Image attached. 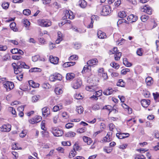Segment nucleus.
Masks as SVG:
<instances>
[{
    "label": "nucleus",
    "instance_id": "obj_1",
    "mask_svg": "<svg viewBox=\"0 0 159 159\" xmlns=\"http://www.w3.org/2000/svg\"><path fill=\"white\" fill-rule=\"evenodd\" d=\"M12 66L14 69V73L16 74L21 72L22 70V68L27 69L30 68L29 66L24 62L19 61L17 62V64L15 63H13L12 64Z\"/></svg>",
    "mask_w": 159,
    "mask_h": 159
},
{
    "label": "nucleus",
    "instance_id": "obj_2",
    "mask_svg": "<svg viewBox=\"0 0 159 159\" xmlns=\"http://www.w3.org/2000/svg\"><path fill=\"white\" fill-rule=\"evenodd\" d=\"M51 131L54 136L57 137L61 136L63 134V132L61 129H59L56 127H52L51 128Z\"/></svg>",
    "mask_w": 159,
    "mask_h": 159
},
{
    "label": "nucleus",
    "instance_id": "obj_3",
    "mask_svg": "<svg viewBox=\"0 0 159 159\" xmlns=\"http://www.w3.org/2000/svg\"><path fill=\"white\" fill-rule=\"evenodd\" d=\"M38 24L40 26L49 27L51 25V22L47 19H40L38 20Z\"/></svg>",
    "mask_w": 159,
    "mask_h": 159
},
{
    "label": "nucleus",
    "instance_id": "obj_4",
    "mask_svg": "<svg viewBox=\"0 0 159 159\" xmlns=\"http://www.w3.org/2000/svg\"><path fill=\"white\" fill-rule=\"evenodd\" d=\"M82 73L84 74V73H87L88 76L89 77L92 75L91 73V67L87 65H85L82 71Z\"/></svg>",
    "mask_w": 159,
    "mask_h": 159
},
{
    "label": "nucleus",
    "instance_id": "obj_5",
    "mask_svg": "<svg viewBox=\"0 0 159 159\" xmlns=\"http://www.w3.org/2000/svg\"><path fill=\"white\" fill-rule=\"evenodd\" d=\"M63 18L64 19H69L72 20L74 18V16L71 11L70 10H66L65 12V15Z\"/></svg>",
    "mask_w": 159,
    "mask_h": 159
},
{
    "label": "nucleus",
    "instance_id": "obj_6",
    "mask_svg": "<svg viewBox=\"0 0 159 159\" xmlns=\"http://www.w3.org/2000/svg\"><path fill=\"white\" fill-rule=\"evenodd\" d=\"M82 84V82L80 79H77L76 80L73 82L72 84V87L75 89L80 88Z\"/></svg>",
    "mask_w": 159,
    "mask_h": 159
},
{
    "label": "nucleus",
    "instance_id": "obj_7",
    "mask_svg": "<svg viewBox=\"0 0 159 159\" xmlns=\"http://www.w3.org/2000/svg\"><path fill=\"white\" fill-rule=\"evenodd\" d=\"M110 12V7L109 6H104L102 7L101 14L102 15L106 16L109 14Z\"/></svg>",
    "mask_w": 159,
    "mask_h": 159
},
{
    "label": "nucleus",
    "instance_id": "obj_8",
    "mask_svg": "<svg viewBox=\"0 0 159 159\" xmlns=\"http://www.w3.org/2000/svg\"><path fill=\"white\" fill-rule=\"evenodd\" d=\"M11 126L9 124L3 125L0 127V131L1 132H9L11 130Z\"/></svg>",
    "mask_w": 159,
    "mask_h": 159
},
{
    "label": "nucleus",
    "instance_id": "obj_9",
    "mask_svg": "<svg viewBox=\"0 0 159 159\" xmlns=\"http://www.w3.org/2000/svg\"><path fill=\"white\" fill-rule=\"evenodd\" d=\"M4 86L7 90L12 89L14 87V84L13 82L9 81H6L4 83Z\"/></svg>",
    "mask_w": 159,
    "mask_h": 159
},
{
    "label": "nucleus",
    "instance_id": "obj_10",
    "mask_svg": "<svg viewBox=\"0 0 159 159\" xmlns=\"http://www.w3.org/2000/svg\"><path fill=\"white\" fill-rule=\"evenodd\" d=\"M98 62V61L97 59L95 58L91 59L88 61L87 62V64L91 67H94L95 65H97Z\"/></svg>",
    "mask_w": 159,
    "mask_h": 159
},
{
    "label": "nucleus",
    "instance_id": "obj_11",
    "mask_svg": "<svg viewBox=\"0 0 159 159\" xmlns=\"http://www.w3.org/2000/svg\"><path fill=\"white\" fill-rule=\"evenodd\" d=\"M42 119V117L40 116H35L34 118L29 120V122L32 124H34L40 122Z\"/></svg>",
    "mask_w": 159,
    "mask_h": 159
},
{
    "label": "nucleus",
    "instance_id": "obj_12",
    "mask_svg": "<svg viewBox=\"0 0 159 159\" xmlns=\"http://www.w3.org/2000/svg\"><path fill=\"white\" fill-rule=\"evenodd\" d=\"M43 116L45 117H47L50 114L49 108L47 107H45L42 109Z\"/></svg>",
    "mask_w": 159,
    "mask_h": 159
},
{
    "label": "nucleus",
    "instance_id": "obj_13",
    "mask_svg": "<svg viewBox=\"0 0 159 159\" xmlns=\"http://www.w3.org/2000/svg\"><path fill=\"white\" fill-rule=\"evenodd\" d=\"M127 20L131 22H135L138 19V17L133 14L129 15L127 18Z\"/></svg>",
    "mask_w": 159,
    "mask_h": 159
},
{
    "label": "nucleus",
    "instance_id": "obj_14",
    "mask_svg": "<svg viewBox=\"0 0 159 159\" xmlns=\"http://www.w3.org/2000/svg\"><path fill=\"white\" fill-rule=\"evenodd\" d=\"M59 58L57 57H53L52 56H50L49 57L50 62L54 64H57L59 61Z\"/></svg>",
    "mask_w": 159,
    "mask_h": 159
},
{
    "label": "nucleus",
    "instance_id": "obj_15",
    "mask_svg": "<svg viewBox=\"0 0 159 159\" xmlns=\"http://www.w3.org/2000/svg\"><path fill=\"white\" fill-rule=\"evenodd\" d=\"M97 35L98 38L99 39H105L107 38V36L106 35V34L101 30L98 31Z\"/></svg>",
    "mask_w": 159,
    "mask_h": 159
},
{
    "label": "nucleus",
    "instance_id": "obj_16",
    "mask_svg": "<svg viewBox=\"0 0 159 159\" xmlns=\"http://www.w3.org/2000/svg\"><path fill=\"white\" fill-rule=\"evenodd\" d=\"M75 77V75L72 73H67L66 76V78L67 80H73Z\"/></svg>",
    "mask_w": 159,
    "mask_h": 159
},
{
    "label": "nucleus",
    "instance_id": "obj_17",
    "mask_svg": "<svg viewBox=\"0 0 159 159\" xmlns=\"http://www.w3.org/2000/svg\"><path fill=\"white\" fill-rule=\"evenodd\" d=\"M141 104L143 107H146L150 104V101L149 100L146 99H143L141 101Z\"/></svg>",
    "mask_w": 159,
    "mask_h": 159
},
{
    "label": "nucleus",
    "instance_id": "obj_18",
    "mask_svg": "<svg viewBox=\"0 0 159 159\" xmlns=\"http://www.w3.org/2000/svg\"><path fill=\"white\" fill-rule=\"evenodd\" d=\"M57 34V38L56 41V43L57 44H59L63 39L62 34L60 31L58 32Z\"/></svg>",
    "mask_w": 159,
    "mask_h": 159
},
{
    "label": "nucleus",
    "instance_id": "obj_19",
    "mask_svg": "<svg viewBox=\"0 0 159 159\" xmlns=\"http://www.w3.org/2000/svg\"><path fill=\"white\" fill-rule=\"evenodd\" d=\"M113 92L114 91L112 89L108 88L105 90L103 93L104 95L108 96L112 94Z\"/></svg>",
    "mask_w": 159,
    "mask_h": 159
},
{
    "label": "nucleus",
    "instance_id": "obj_20",
    "mask_svg": "<svg viewBox=\"0 0 159 159\" xmlns=\"http://www.w3.org/2000/svg\"><path fill=\"white\" fill-rule=\"evenodd\" d=\"M83 139L84 141L87 143L88 145L92 143L91 139L86 136H83Z\"/></svg>",
    "mask_w": 159,
    "mask_h": 159
},
{
    "label": "nucleus",
    "instance_id": "obj_21",
    "mask_svg": "<svg viewBox=\"0 0 159 159\" xmlns=\"http://www.w3.org/2000/svg\"><path fill=\"white\" fill-rule=\"evenodd\" d=\"M63 108L62 105L61 104H59L55 106L53 108V111L57 112V111L62 109Z\"/></svg>",
    "mask_w": 159,
    "mask_h": 159
},
{
    "label": "nucleus",
    "instance_id": "obj_22",
    "mask_svg": "<svg viewBox=\"0 0 159 159\" xmlns=\"http://www.w3.org/2000/svg\"><path fill=\"white\" fill-rule=\"evenodd\" d=\"M85 89L87 91L92 92L96 90V87L93 85L86 86Z\"/></svg>",
    "mask_w": 159,
    "mask_h": 159
},
{
    "label": "nucleus",
    "instance_id": "obj_23",
    "mask_svg": "<svg viewBox=\"0 0 159 159\" xmlns=\"http://www.w3.org/2000/svg\"><path fill=\"white\" fill-rule=\"evenodd\" d=\"M146 82L148 85L150 86L153 83L152 78L151 77L148 76L147 77L146 80Z\"/></svg>",
    "mask_w": 159,
    "mask_h": 159
},
{
    "label": "nucleus",
    "instance_id": "obj_24",
    "mask_svg": "<svg viewBox=\"0 0 159 159\" xmlns=\"http://www.w3.org/2000/svg\"><path fill=\"white\" fill-rule=\"evenodd\" d=\"M123 63L127 67H130L132 65L131 63L129 62L127 59L126 58L123 59Z\"/></svg>",
    "mask_w": 159,
    "mask_h": 159
},
{
    "label": "nucleus",
    "instance_id": "obj_25",
    "mask_svg": "<svg viewBox=\"0 0 159 159\" xmlns=\"http://www.w3.org/2000/svg\"><path fill=\"white\" fill-rule=\"evenodd\" d=\"M54 91L57 95L61 94L63 92V91L61 89L57 87L55 89Z\"/></svg>",
    "mask_w": 159,
    "mask_h": 159
},
{
    "label": "nucleus",
    "instance_id": "obj_26",
    "mask_svg": "<svg viewBox=\"0 0 159 159\" xmlns=\"http://www.w3.org/2000/svg\"><path fill=\"white\" fill-rule=\"evenodd\" d=\"M143 11L149 15H151L152 14L151 9L149 7H148L146 6L144 7Z\"/></svg>",
    "mask_w": 159,
    "mask_h": 159
},
{
    "label": "nucleus",
    "instance_id": "obj_27",
    "mask_svg": "<svg viewBox=\"0 0 159 159\" xmlns=\"http://www.w3.org/2000/svg\"><path fill=\"white\" fill-rule=\"evenodd\" d=\"M76 133L75 132L72 131H69L66 134L65 136L66 137H74Z\"/></svg>",
    "mask_w": 159,
    "mask_h": 159
},
{
    "label": "nucleus",
    "instance_id": "obj_28",
    "mask_svg": "<svg viewBox=\"0 0 159 159\" xmlns=\"http://www.w3.org/2000/svg\"><path fill=\"white\" fill-rule=\"evenodd\" d=\"M125 83L124 82L122 79H120L119 81L117 82L116 85L117 86H120L121 87H124L125 86Z\"/></svg>",
    "mask_w": 159,
    "mask_h": 159
},
{
    "label": "nucleus",
    "instance_id": "obj_29",
    "mask_svg": "<svg viewBox=\"0 0 159 159\" xmlns=\"http://www.w3.org/2000/svg\"><path fill=\"white\" fill-rule=\"evenodd\" d=\"M23 24L25 25V26L26 27H27L26 29L27 30H30V29L28 26H30V22L27 19L23 20Z\"/></svg>",
    "mask_w": 159,
    "mask_h": 159
},
{
    "label": "nucleus",
    "instance_id": "obj_30",
    "mask_svg": "<svg viewBox=\"0 0 159 159\" xmlns=\"http://www.w3.org/2000/svg\"><path fill=\"white\" fill-rule=\"evenodd\" d=\"M41 71V70L40 68L36 67L32 68L29 70V71L30 72H40Z\"/></svg>",
    "mask_w": 159,
    "mask_h": 159
},
{
    "label": "nucleus",
    "instance_id": "obj_31",
    "mask_svg": "<svg viewBox=\"0 0 159 159\" xmlns=\"http://www.w3.org/2000/svg\"><path fill=\"white\" fill-rule=\"evenodd\" d=\"M40 96L39 95H34L32 98V101L33 102H37L40 98Z\"/></svg>",
    "mask_w": 159,
    "mask_h": 159
},
{
    "label": "nucleus",
    "instance_id": "obj_32",
    "mask_svg": "<svg viewBox=\"0 0 159 159\" xmlns=\"http://www.w3.org/2000/svg\"><path fill=\"white\" fill-rule=\"evenodd\" d=\"M10 26L11 29L14 31H16L17 30V29L16 27V24L15 23H11L10 24Z\"/></svg>",
    "mask_w": 159,
    "mask_h": 159
},
{
    "label": "nucleus",
    "instance_id": "obj_33",
    "mask_svg": "<svg viewBox=\"0 0 159 159\" xmlns=\"http://www.w3.org/2000/svg\"><path fill=\"white\" fill-rule=\"evenodd\" d=\"M76 154V151L75 149H73L70 152L69 155V157L70 158H72V157H74L75 156Z\"/></svg>",
    "mask_w": 159,
    "mask_h": 159
},
{
    "label": "nucleus",
    "instance_id": "obj_34",
    "mask_svg": "<svg viewBox=\"0 0 159 159\" xmlns=\"http://www.w3.org/2000/svg\"><path fill=\"white\" fill-rule=\"evenodd\" d=\"M110 136L108 135V134H107L106 136L104 137L103 138V142H109L111 140Z\"/></svg>",
    "mask_w": 159,
    "mask_h": 159
},
{
    "label": "nucleus",
    "instance_id": "obj_35",
    "mask_svg": "<svg viewBox=\"0 0 159 159\" xmlns=\"http://www.w3.org/2000/svg\"><path fill=\"white\" fill-rule=\"evenodd\" d=\"M110 65L112 67L116 69H118L120 67V66L118 64L114 62H111L110 64Z\"/></svg>",
    "mask_w": 159,
    "mask_h": 159
},
{
    "label": "nucleus",
    "instance_id": "obj_36",
    "mask_svg": "<svg viewBox=\"0 0 159 159\" xmlns=\"http://www.w3.org/2000/svg\"><path fill=\"white\" fill-rule=\"evenodd\" d=\"M118 16L121 18H123L126 16L125 12L124 11H120L118 13Z\"/></svg>",
    "mask_w": 159,
    "mask_h": 159
},
{
    "label": "nucleus",
    "instance_id": "obj_37",
    "mask_svg": "<svg viewBox=\"0 0 159 159\" xmlns=\"http://www.w3.org/2000/svg\"><path fill=\"white\" fill-rule=\"evenodd\" d=\"M115 54V60L116 61L119 60L121 56V53L120 52H119Z\"/></svg>",
    "mask_w": 159,
    "mask_h": 159
},
{
    "label": "nucleus",
    "instance_id": "obj_38",
    "mask_svg": "<svg viewBox=\"0 0 159 159\" xmlns=\"http://www.w3.org/2000/svg\"><path fill=\"white\" fill-rule=\"evenodd\" d=\"M76 111L79 114H80L83 111V108L81 106L77 107L76 108Z\"/></svg>",
    "mask_w": 159,
    "mask_h": 159
},
{
    "label": "nucleus",
    "instance_id": "obj_39",
    "mask_svg": "<svg viewBox=\"0 0 159 159\" xmlns=\"http://www.w3.org/2000/svg\"><path fill=\"white\" fill-rule=\"evenodd\" d=\"M55 78L56 80H61L62 79V76L61 75L58 73H55L54 74Z\"/></svg>",
    "mask_w": 159,
    "mask_h": 159
},
{
    "label": "nucleus",
    "instance_id": "obj_40",
    "mask_svg": "<svg viewBox=\"0 0 159 159\" xmlns=\"http://www.w3.org/2000/svg\"><path fill=\"white\" fill-rule=\"evenodd\" d=\"M149 16L146 15H142L141 17V19L143 22H146L148 19Z\"/></svg>",
    "mask_w": 159,
    "mask_h": 159
},
{
    "label": "nucleus",
    "instance_id": "obj_41",
    "mask_svg": "<svg viewBox=\"0 0 159 159\" xmlns=\"http://www.w3.org/2000/svg\"><path fill=\"white\" fill-rule=\"evenodd\" d=\"M80 6L83 8L87 6L86 2L84 0L81 1V3H80Z\"/></svg>",
    "mask_w": 159,
    "mask_h": 159
},
{
    "label": "nucleus",
    "instance_id": "obj_42",
    "mask_svg": "<svg viewBox=\"0 0 159 159\" xmlns=\"http://www.w3.org/2000/svg\"><path fill=\"white\" fill-rule=\"evenodd\" d=\"M123 133H120L116 134V136L119 139H122L125 138V137L123 136Z\"/></svg>",
    "mask_w": 159,
    "mask_h": 159
},
{
    "label": "nucleus",
    "instance_id": "obj_43",
    "mask_svg": "<svg viewBox=\"0 0 159 159\" xmlns=\"http://www.w3.org/2000/svg\"><path fill=\"white\" fill-rule=\"evenodd\" d=\"M135 159H145V157L143 155L139 154L136 155Z\"/></svg>",
    "mask_w": 159,
    "mask_h": 159
},
{
    "label": "nucleus",
    "instance_id": "obj_44",
    "mask_svg": "<svg viewBox=\"0 0 159 159\" xmlns=\"http://www.w3.org/2000/svg\"><path fill=\"white\" fill-rule=\"evenodd\" d=\"M62 117L65 119H67L69 118V115L66 112L64 111L61 113Z\"/></svg>",
    "mask_w": 159,
    "mask_h": 159
},
{
    "label": "nucleus",
    "instance_id": "obj_45",
    "mask_svg": "<svg viewBox=\"0 0 159 159\" xmlns=\"http://www.w3.org/2000/svg\"><path fill=\"white\" fill-rule=\"evenodd\" d=\"M30 10L28 9H25L23 11V13L25 15L28 16L30 15Z\"/></svg>",
    "mask_w": 159,
    "mask_h": 159
},
{
    "label": "nucleus",
    "instance_id": "obj_46",
    "mask_svg": "<svg viewBox=\"0 0 159 159\" xmlns=\"http://www.w3.org/2000/svg\"><path fill=\"white\" fill-rule=\"evenodd\" d=\"M81 149V147L79 146L78 144H75L74 145L73 149H75L76 151H79Z\"/></svg>",
    "mask_w": 159,
    "mask_h": 159
},
{
    "label": "nucleus",
    "instance_id": "obj_47",
    "mask_svg": "<svg viewBox=\"0 0 159 159\" xmlns=\"http://www.w3.org/2000/svg\"><path fill=\"white\" fill-rule=\"evenodd\" d=\"M137 54L139 56H142L143 54L142 48H139L138 49L136 52Z\"/></svg>",
    "mask_w": 159,
    "mask_h": 159
},
{
    "label": "nucleus",
    "instance_id": "obj_48",
    "mask_svg": "<svg viewBox=\"0 0 159 159\" xmlns=\"http://www.w3.org/2000/svg\"><path fill=\"white\" fill-rule=\"evenodd\" d=\"M27 134V131L26 130H23L20 134V137L24 138L25 137Z\"/></svg>",
    "mask_w": 159,
    "mask_h": 159
},
{
    "label": "nucleus",
    "instance_id": "obj_49",
    "mask_svg": "<svg viewBox=\"0 0 159 159\" xmlns=\"http://www.w3.org/2000/svg\"><path fill=\"white\" fill-rule=\"evenodd\" d=\"M86 129L85 127L78 129L77 130V132L79 133H81L85 132Z\"/></svg>",
    "mask_w": 159,
    "mask_h": 159
},
{
    "label": "nucleus",
    "instance_id": "obj_50",
    "mask_svg": "<svg viewBox=\"0 0 159 159\" xmlns=\"http://www.w3.org/2000/svg\"><path fill=\"white\" fill-rule=\"evenodd\" d=\"M3 8L6 9H7L9 6V4L8 2L3 3L2 5Z\"/></svg>",
    "mask_w": 159,
    "mask_h": 159
},
{
    "label": "nucleus",
    "instance_id": "obj_51",
    "mask_svg": "<svg viewBox=\"0 0 159 159\" xmlns=\"http://www.w3.org/2000/svg\"><path fill=\"white\" fill-rule=\"evenodd\" d=\"M81 47V45L80 43H75L74 44V48L75 49H79Z\"/></svg>",
    "mask_w": 159,
    "mask_h": 159
},
{
    "label": "nucleus",
    "instance_id": "obj_52",
    "mask_svg": "<svg viewBox=\"0 0 159 159\" xmlns=\"http://www.w3.org/2000/svg\"><path fill=\"white\" fill-rule=\"evenodd\" d=\"M129 71L130 70L129 69H124L121 70V74L123 75H125L127 72Z\"/></svg>",
    "mask_w": 159,
    "mask_h": 159
},
{
    "label": "nucleus",
    "instance_id": "obj_53",
    "mask_svg": "<svg viewBox=\"0 0 159 159\" xmlns=\"http://www.w3.org/2000/svg\"><path fill=\"white\" fill-rule=\"evenodd\" d=\"M78 59V57L77 55H72L70 56L69 58V61H71L72 60H73L74 59H75V60H76Z\"/></svg>",
    "mask_w": 159,
    "mask_h": 159
},
{
    "label": "nucleus",
    "instance_id": "obj_54",
    "mask_svg": "<svg viewBox=\"0 0 159 159\" xmlns=\"http://www.w3.org/2000/svg\"><path fill=\"white\" fill-rule=\"evenodd\" d=\"M42 87L44 89H48L50 87V85L48 83H44L42 85Z\"/></svg>",
    "mask_w": 159,
    "mask_h": 159
},
{
    "label": "nucleus",
    "instance_id": "obj_55",
    "mask_svg": "<svg viewBox=\"0 0 159 159\" xmlns=\"http://www.w3.org/2000/svg\"><path fill=\"white\" fill-rule=\"evenodd\" d=\"M39 58V56L38 55H35L32 57V60L34 62L37 61Z\"/></svg>",
    "mask_w": 159,
    "mask_h": 159
},
{
    "label": "nucleus",
    "instance_id": "obj_56",
    "mask_svg": "<svg viewBox=\"0 0 159 159\" xmlns=\"http://www.w3.org/2000/svg\"><path fill=\"white\" fill-rule=\"evenodd\" d=\"M102 77L104 80H106L108 79V76L107 75V73L105 72L101 74Z\"/></svg>",
    "mask_w": 159,
    "mask_h": 159
},
{
    "label": "nucleus",
    "instance_id": "obj_57",
    "mask_svg": "<svg viewBox=\"0 0 159 159\" xmlns=\"http://www.w3.org/2000/svg\"><path fill=\"white\" fill-rule=\"evenodd\" d=\"M73 126V123H70L66 124L65 126L66 128L69 129L72 127Z\"/></svg>",
    "mask_w": 159,
    "mask_h": 159
},
{
    "label": "nucleus",
    "instance_id": "obj_58",
    "mask_svg": "<svg viewBox=\"0 0 159 159\" xmlns=\"http://www.w3.org/2000/svg\"><path fill=\"white\" fill-rule=\"evenodd\" d=\"M18 144L16 143H14L12 145V148L14 149H18L20 148L18 146Z\"/></svg>",
    "mask_w": 159,
    "mask_h": 159
},
{
    "label": "nucleus",
    "instance_id": "obj_59",
    "mask_svg": "<svg viewBox=\"0 0 159 159\" xmlns=\"http://www.w3.org/2000/svg\"><path fill=\"white\" fill-rule=\"evenodd\" d=\"M49 80L51 81H55L56 80V78H55L54 75V74L52 75H51L49 78Z\"/></svg>",
    "mask_w": 159,
    "mask_h": 159
},
{
    "label": "nucleus",
    "instance_id": "obj_60",
    "mask_svg": "<svg viewBox=\"0 0 159 159\" xmlns=\"http://www.w3.org/2000/svg\"><path fill=\"white\" fill-rule=\"evenodd\" d=\"M98 74L100 75H101V74L104 72V69L103 68H100L98 70Z\"/></svg>",
    "mask_w": 159,
    "mask_h": 159
},
{
    "label": "nucleus",
    "instance_id": "obj_61",
    "mask_svg": "<svg viewBox=\"0 0 159 159\" xmlns=\"http://www.w3.org/2000/svg\"><path fill=\"white\" fill-rule=\"evenodd\" d=\"M112 107L111 106L108 105L106 106L103 108V109H106L109 111H110L112 110Z\"/></svg>",
    "mask_w": 159,
    "mask_h": 159
},
{
    "label": "nucleus",
    "instance_id": "obj_62",
    "mask_svg": "<svg viewBox=\"0 0 159 159\" xmlns=\"http://www.w3.org/2000/svg\"><path fill=\"white\" fill-rule=\"evenodd\" d=\"M62 144L64 146H70L71 145V143L69 141H63L62 142Z\"/></svg>",
    "mask_w": 159,
    "mask_h": 159
},
{
    "label": "nucleus",
    "instance_id": "obj_63",
    "mask_svg": "<svg viewBox=\"0 0 159 159\" xmlns=\"http://www.w3.org/2000/svg\"><path fill=\"white\" fill-rule=\"evenodd\" d=\"M9 110L11 111V113L12 114L15 115V116H16V112L15 109H13V107H10Z\"/></svg>",
    "mask_w": 159,
    "mask_h": 159
},
{
    "label": "nucleus",
    "instance_id": "obj_64",
    "mask_svg": "<svg viewBox=\"0 0 159 159\" xmlns=\"http://www.w3.org/2000/svg\"><path fill=\"white\" fill-rule=\"evenodd\" d=\"M109 128L110 130L113 131V129L115 128V126L114 124L112 123H110L109 124Z\"/></svg>",
    "mask_w": 159,
    "mask_h": 159
}]
</instances>
